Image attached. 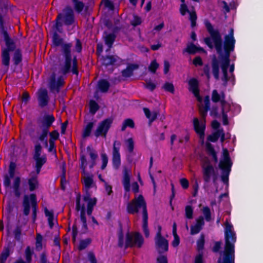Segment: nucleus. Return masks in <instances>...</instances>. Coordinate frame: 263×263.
I'll list each match as a JSON object with an SVG mask.
<instances>
[{
  "instance_id": "1",
  "label": "nucleus",
  "mask_w": 263,
  "mask_h": 263,
  "mask_svg": "<svg viewBox=\"0 0 263 263\" xmlns=\"http://www.w3.org/2000/svg\"><path fill=\"white\" fill-rule=\"evenodd\" d=\"M204 24L210 34L209 36L204 38V44L210 49L215 47L221 61L230 62L231 53L234 51L235 45L223 43L220 31L214 29L209 20H205Z\"/></svg>"
},
{
  "instance_id": "2",
  "label": "nucleus",
  "mask_w": 263,
  "mask_h": 263,
  "mask_svg": "<svg viewBox=\"0 0 263 263\" xmlns=\"http://www.w3.org/2000/svg\"><path fill=\"white\" fill-rule=\"evenodd\" d=\"M232 229V224L228 222L226 223L224 249L222 258L219 257L217 263H235V243L236 241V236Z\"/></svg>"
},
{
  "instance_id": "3",
  "label": "nucleus",
  "mask_w": 263,
  "mask_h": 263,
  "mask_svg": "<svg viewBox=\"0 0 263 263\" xmlns=\"http://www.w3.org/2000/svg\"><path fill=\"white\" fill-rule=\"evenodd\" d=\"M72 44L66 43L62 46V55L64 59V65L61 68V72L63 75L71 72L78 76L79 74L78 63L76 55H72L71 53Z\"/></svg>"
},
{
  "instance_id": "4",
  "label": "nucleus",
  "mask_w": 263,
  "mask_h": 263,
  "mask_svg": "<svg viewBox=\"0 0 263 263\" xmlns=\"http://www.w3.org/2000/svg\"><path fill=\"white\" fill-rule=\"evenodd\" d=\"M232 165L233 162L229 151L226 148H223L222 157L219 161L218 167L221 171V180L225 184H229V176Z\"/></svg>"
},
{
  "instance_id": "5",
  "label": "nucleus",
  "mask_w": 263,
  "mask_h": 263,
  "mask_svg": "<svg viewBox=\"0 0 263 263\" xmlns=\"http://www.w3.org/2000/svg\"><path fill=\"white\" fill-rule=\"evenodd\" d=\"M64 21L66 26H70L74 22V15L73 10L69 6H66L62 10V13H60L55 19V28L60 33L62 32L63 23L61 22Z\"/></svg>"
},
{
  "instance_id": "6",
  "label": "nucleus",
  "mask_w": 263,
  "mask_h": 263,
  "mask_svg": "<svg viewBox=\"0 0 263 263\" xmlns=\"http://www.w3.org/2000/svg\"><path fill=\"white\" fill-rule=\"evenodd\" d=\"M140 209L142 210V218L148 217L146 202L141 194L135 197L128 203L126 211L129 214H135L139 213Z\"/></svg>"
},
{
  "instance_id": "7",
  "label": "nucleus",
  "mask_w": 263,
  "mask_h": 263,
  "mask_svg": "<svg viewBox=\"0 0 263 263\" xmlns=\"http://www.w3.org/2000/svg\"><path fill=\"white\" fill-rule=\"evenodd\" d=\"M22 206L23 215L26 216L29 215L30 208H32V219L33 222H34L36 219L38 209L36 195L34 193L30 194L29 195H25L23 197Z\"/></svg>"
},
{
  "instance_id": "8",
  "label": "nucleus",
  "mask_w": 263,
  "mask_h": 263,
  "mask_svg": "<svg viewBox=\"0 0 263 263\" xmlns=\"http://www.w3.org/2000/svg\"><path fill=\"white\" fill-rule=\"evenodd\" d=\"M55 121V118L54 115L52 114L47 112L37 118V124L41 130V133L40 134L41 140H43L45 137H47L49 128Z\"/></svg>"
},
{
  "instance_id": "9",
  "label": "nucleus",
  "mask_w": 263,
  "mask_h": 263,
  "mask_svg": "<svg viewBox=\"0 0 263 263\" xmlns=\"http://www.w3.org/2000/svg\"><path fill=\"white\" fill-rule=\"evenodd\" d=\"M144 243V239L139 232H135L134 236L129 232L126 234L125 249L133 248L136 246L138 248H141Z\"/></svg>"
},
{
  "instance_id": "10",
  "label": "nucleus",
  "mask_w": 263,
  "mask_h": 263,
  "mask_svg": "<svg viewBox=\"0 0 263 263\" xmlns=\"http://www.w3.org/2000/svg\"><path fill=\"white\" fill-rule=\"evenodd\" d=\"M113 122V119L111 118H107L100 122L94 132L95 136L98 138L103 137L106 138L107 133Z\"/></svg>"
},
{
  "instance_id": "11",
  "label": "nucleus",
  "mask_w": 263,
  "mask_h": 263,
  "mask_svg": "<svg viewBox=\"0 0 263 263\" xmlns=\"http://www.w3.org/2000/svg\"><path fill=\"white\" fill-rule=\"evenodd\" d=\"M121 142L119 141L115 140L114 142L112 155V165L113 168L117 170L119 168L121 164V155L120 149Z\"/></svg>"
},
{
  "instance_id": "12",
  "label": "nucleus",
  "mask_w": 263,
  "mask_h": 263,
  "mask_svg": "<svg viewBox=\"0 0 263 263\" xmlns=\"http://www.w3.org/2000/svg\"><path fill=\"white\" fill-rule=\"evenodd\" d=\"M42 151V147L41 145L39 143L35 144L33 155V159L35 161V166L43 167L47 162L46 155H44L41 156Z\"/></svg>"
},
{
  "instance_id": "13",
  "label": "nucleus",
  "mask_w": 263,
  "mask_h": 263,
  "mask_svg": "<svg viewBox=\"0 0 263 263\" xmlns=\"http://www.w3.org/2000/svg\"><path fill=\"white\" fill-rule=\"evenodd\" d=\"M203 179L206 183H209L211 179V177L216 172L214 167L209 161L202 166Z\"/></svg>"
},
{
  "instance_id": "14",
  "label": "nucleus",
  "mask_w": 263,
  "mask_h": 263,
  "mask_svg": "<svg viewBox=\"0 0 263 263\" xmlns=\"http://www.w3.org/2000/svg\"><path fill=\"white\" fill-rule=\"evenodd\" d=\"M156 248L159 254H161L168 250V241L164 237H155Z\"/></svg>"
},
{
  "instance_id": "15",
  "label": "nucleus",
  "mask_w": 263,
  "mask_h": 263,
  "mask_svg": "<svg viewBox=\"0 0 263 263\" xmlns=\"http://www.w3.org/2000/svg\"><path fill=\"white\" fill-rule=\"evenodd\" d=\"M4 21L3 16L0 14V25L2 29V32L6 47H16L15 44L13 40L10 38L7 31L5 29Z\"/></svg>"
},
{
  "instance_id": "16",
  "label": "nucleus",
  "mask_w": 263,
  "mask_h": 263,
  "mask_svg": "<svg viewBox=\"0 0 263 263\" xmlns=\"http://www.w3.org/2000/svg\"><path fill=\"white\" fill-rule=\"evenodd\" d=\"M204 236L203 234H201L197 241V250L199 253L196 256L194 263H203L202 250L204 249Z\"/></svg>"
},
{
  "instance_id": "17",
  "label": "nucleus",
  "mask_w": 263,
  "mask_h": 263,
  "mask_svg": "<svg viewBox=\"0 0 263 263\" xmlns=\"http://www.w3.org/2000/svg\"><path fill=\"white\" fill-rule=\"evenodd\" d=\"M38 105L41 108H43L48 105L49 98L46 89H42L38 92L37 97Z\"/></svg>"
},
{
  "instance_id": "18",
  "label": "nucleus",
  "mask_w": 263,
  "mask_h": 263,
  "mask_svg": "<svg viewBox=\"0 0 263 263\" xmlns=\"http://www.w3.org/2000/svg\"><path fill=\"white\" fill-rule=\"evenodd\" d=\"M189 90L191 91L198 101H201V97L199 93V82L197 79L193 78L189 81Z\"/></svg>"
},
{
  "instance_id": "19",
  "label": "nucleus",
  "mask_w": 263,
  "mask_h": 263,
  "mask_svg": "<svg viewBox=\"0 0 263 263\" xmlns=\"http://www.w3.org/2000/svg\"><path fill=\"white\" fill-rule=\"evenodd\" d=\"M16 47H6L2 50V63L6 67V72H7L10 65V54L9 52L13 51Z\"/></svg>"
},
{
  "instance_id": "20",
  "label": "nucleus",
  "mask_w": 263,
  "mask_h": 263,
  "mask_svg": "<svg viewBox=\"0 0 263 263\" xmlns=\"http://www.w3.org/2000/svg\"><path fill=\"white\" fill-rule=\"evenodd\" d=\"M193 126L195 132L199 136L200 138H204L205 129V123H200L198 118H195L193 119Z\"/></svg>"
},
{
  "instance_id": "21",
  "label": "nucleus",
  "mask_w": 263,
  "mask_h": 263,
  "mask_svg": "<svg viewBox=\"0 0 263 263\" xmlns=\"http://www.w3.org/2000/svg\"><path fill=\"white\" fill-rule=\"evenodd\" d=\"M76 209L77 211H80V218L82 223L87 222V219L85 216L86 210L84 204H81V196L79 195L76 197Z\"/></svg>"
},
{
  "instance_id": "22",
  "label": "nucleus",
  "mask_w": 263,
  "mask_h": 263,
  "mask_svg": "<svg viewBox=\"0 0 263 263\" xmlns=\"http://www.w3.org/2000/svg\"><path fill=\"white\" fill-rule=\"evenodd\" d=\"M122 183L125 191L126 192H129L130 189V176L126 168H125L123 170Z\"/></svg>"
},
{
  "instance_id": "23",
  "label": "nucleus",
  "mask_w": 263,
  "mask_h": 263,
  "mask_svg": "<svg viewBox=\"0 0 263 263\" xmlns=\"http://www.w3.org/2000/svg\"><path fill=\"white\" fill-rule=\"evenodd\" d=\"M139 68V65L137 64H130L127 65L126 68L122 70L121 73L123 77L129 78L133 74V71Z\"/></svg>"
},
{
  "instance_id": "24",
  "label": "nucleus",
  "mask_w": 263,
  "mask_h": 263,
  "mask_svg": "<svg viewBox=\"0 0 263 263\" xmlns=\"http://www.w3.org/2000/svg\"><path fill=\"white\" fill-rule=\"evenodd\" d=\"M212 69L213 76L215 79L219 78V61L214 57L212 59Z\"/></svg>"
},
{
  "instance_id": "25",
  "label": "nucleus",
  "mask_w": 263,
  "mask_h": 263,
  "mask_svg": "<svg viewBox=\"0 0 263 263\" xmlns=\"http://www.w3.org/2000/svg\"><path fill=\"white\" fill-rule=\"evenodd\" d=\"M33 254V251L31 250L29 246H27L25 251L26 261L23 260L22 259H18L13 263H30L32 261V256Z\"/></svg>"
},
{
  "instance_id": "26",
  "label": "nucleus",
  "mask_w": 263,
  "mask_h": 263,
  "mask_svg": "<svg viewBox=\"0 0 263 263\" xmlns=\"http://www.w3.org/2000/svg\"><path fill=\"white\" fill-rule=\"evenodd\" d=\"M21 182V178L18 176L15 177L13 182L12 188L14 195L17 198L20 197L21 194L20 190Z\"/></svg>"
},
{
  "instance_id": "27",
  "label": "nucleus",
  "mask_w": 263,
  "mask_h": 263,
  "mask_svg": "<svg viewBox=\"0 0 263 263\" xmlns=\"http://www.w3.org/2000/svg\"><path fill=\"white\" fill-rule=\"evenodd\" d=\"M27 183L30 192H33L39 188V182L38 179L35 177L30 176L27 179Z\"/></svg>"
},
{
  "instance_id": "28",
  "label": "nucleus",
  "mask_w": 263,
  "mask_h": 263,
  "mask_svg": "<svg viewBox=\"0 0 263 263\" xmlns=\"http://www.w3.org/2000/svg\"><path fill=\"white\" fill-rule=\"evenodd\" d=\"M14 53L12 55V61L15 66H17L20 63L22 62L23 55L22 51L20 48L15 49Z\"/></svg>"
},
{
  "instance_id": "29",
  "label": "nucleus",
  "mask_w": 263,
  "mask_h": 263,
  "mask_svg": "<svg viewBox=\"0 0 263 263\" xmlns=\"http://www.w3.org/2000/svg\"><path fill=\"white\" fill-rule=\"evenodd\" d=\"M102 64L106 67L113 65L117 62V59L114 55H106L102 57Z\"/></svg>"
},
{
  "instance_id": "30",
  "label": "nucleus",
  "mask_w": 263,
  "mask_h": 263,
  "mask_svg": "<svg viewBox=\"0 0 263 263\" xmlns=\"http://www.w3.org/2000/svg\"><path fill=\"white\" fill-rule=\"evenodd\" d=\"M98 87L102 92H106L110 87L109 83L105 79H101L98 82Z\"/></svg>"
},
{
  "instance_id": "31",
  "label": "nucleus",
  "mask_w": 263,
  "mask_h": 263,
  "mask_svg": "<svg viewBox=\"0 0 263 263\" xmlns=\"http://www.w3.org/2000/svg\"><path fill=\"white\" fill-rule=\"evenodd\" d=\"M52 42L55 47L61 46V51H62V46L65 43H63V39L60 37L57 32H54L53 33Z\"/></svg>"
},
{
  "instance_id": "32",
  "label": "nucleus",
  "mask_w": 263,
  "mask_h": 263,
  "mask_svg": "<svg viewBox=\"0 0 263 263\" xmlns=\"http://www.w3.org/2000/svg\"><path fill=\"white\" fill-rule=\"evenodd\" d=\"M172 233L174 240L172 242V245L173 247L176 248L178 247L180 243V238L177 233V224L176 222H174L173 224Z\"/></svg>"
},
{
  "instance_id": "33",
  "label": "nucleus",
  "mask_w": 263,
  "mask_h": 263,
  "mask_svg": "<svg viewBox=\"0 0 263 263\" xmlns=\"http://www.w3.org/2000/svg\"><path fill=\"white\" fill-rule=\"evenodd\" d=\"M10 243L4 247L0 254V263H5L10 254Z\"/></svg>"
},
{
  "instance_id": "34",
  "label": "nucleus",
  "mask_w": 263,
  "mask_h": 263,
  "mask_svg": "<svg viewBox=\"0 0 263 263\" xmlns=\"http://www.w3.org/2000/svg\"><path fill=\"white\" fill-rule=\"evenodd\" d=\"M223 43L235 45L236 40L234 35V29L232 28L230 29L229 33L224 36Z\"/></svg>"
},
{
  "instance_id": "35",
  "label": "nucleus",
  "mask_w": 263,
  "mask_h": 263,
  "mask_svg": "<svg viewBox=\"0 0 263 263\" xmlns=\"http://www.w3.org/2000/svg\"><path fill=\"white\" fill-rule=\"evenodd\" d=\"M116 34L114 33L107 34L104 37L105 44L108 46V48L110 49L112 47V45L116 40Z\"/></svg>"
},
{
  "instance_id": "36",
  "label": "nucleus",
  "mask_w": 263,
  "mask_h": 263,
  "mask_svg": "<svg viewBox=\"0 0 263 263\" xmlns=\"http://www.w3.org/2000/svg\"><path fill=\"white\" fill-rule=\"evenodd\" d=\"M93 125L94 123L93 122H89L87 123L82 133V137L83 138L88 137L90 135Z\"/></svg>"
},
{
  "instance_id": "37",
  "label": "nucleus",
  "mask_w": 263,
  "mask_h": 263,
  "mask_svg": "<svg viewBox=\"0 0 263 263\" xmlns=\"http://www.w3.org/2000/svg\"><path fill=\"white\" fill-rule=\"evenodd\" d=\"M127 127L134 128L135 127V123L133 119L127 118L124 120L121 126V130L123 132Z\"/></svg>"
},
{
  "instance_id": "38",
  "label": "nucleus",
  "mask_w": 263,
  "mask_h": 263,
  "mask_svg": "<svg viewBox=\"0 0 263 263\" xmlns=\"http://www.w3.org/2000/svg\"><path fill=\"white\" fill-rule=\"evenodd\" d=\"M143 111L146 117L149 119L150 122H153L157 117V113L154 112L151 113L150 110L148 108H143Z\"/></svg>"
},
{
  "instance_id": "39",
  "label": "nucleus",
  "mask_w": 263,
  "mask_h": 263,
  "mask_svg": "<svg viewBox=\"0 0 263 263\" xmlns=\"http://www.w3.org/2000/svg\"><path fill=\"white\" fill-rule=\"evenodd\" d=\"M49 88L51 91L55 90L57 93L60 91V87L56 81L55 75L52 76L50 81Z\"/></svg>"
},
{
  "instance_id": "40",
  "label": "nucleus",
  "mask_w": 263,
  "mask_h": 263,
  "mask_svg": "<svg viewBox=\"0 0 263 263\" xmlns=\"http://www.w3.org/2000/svg\"><path fill=\"white\" fill-rule=\"evenodd\" d=\"M187 52L189 54H195L197 53V46L192 42L189 43L186 47L183 49V52Z\"/></svg>"
},
{
  "instance_id": "41",
  "label": "nucleus",
  "mask_w": 263,
  "mask_h": 263,
  "mask_svg": "<svg viewBox=\"0 0 263 263\" xmlns=\"http://www.w3.org/2000/svg\"><path fill=\"white\" fill-rule=\"evenodd\" d=\"M44 213L46 217H48V224L50 229H52L53 227L54 223V215L52 212H50L47 208H45L44 209Z\"/></svg>"
},
{
  "instance_id": "42",
  "label": "nucleus",
  "mask_w": 263,
  "mask_h": 263,
  "mask_svg": "<svg viewBox=\"0 0 263 263\" xmlns=\"http://www.w3.org/2000/svg\"><path fill=\"white\" fill-rule=\"evenodd\" d=\"M119 229L118 232V243L119 247L122 248L124 245V234L123 232L122 225L121 222L119 223Z\"/></svg>"
},
{
  "instance_id": "43",
  "label": "nucleus",
  "mask_w": 263,
  "mask_h": 263,
  "mask_svg": "<svg viewBox=\"0 0 263 263\" xmlns=\"http://www.w3.org/2000/svg\"><path fill=\"white\" fill-rule=\"evenodd\" d=\"M92 175L85 177L83 181L84 184L85 190H89L92 187L93 184V180Z\"/></svg>"
},
{
  "instance_id": "44",
  "label": "nucleus",
  "mask_w": 263,
  "mask_h": 263,
  "mask_svg": "<svg viewBox=\"0 0 263 263\" xmlns=\"http://www.w3.org/2000/svg\"><path fill=\"white\" fill-rule=\"evenodd\" d=\"M80 161L81 163L80 167L82 170V174L83 175H86V168L87 166V159L86 156L84 154H81L80 155Z\"/></svg>"
},
{
  "instance_id": "45",
  "label": "nucleus",
  "mask_w": 263,
  "mask_h": 263,
  "mask_svg": "<svg viewBox=\"0 0 263 263\" xmlns=\"http://www.w3.org/2000/svg\"><path fill=\"white\" fill-rule=\"evenodd\" d=\"M99 104L95 100H91L90 101L89 111L91 114L95 115L99 109Z\"/></svg>"
},
{
  "instance_id": "46",
  "label": "nucleus",
  "mask_w": 263,
  "mask_h": 263,
  "mask_svg": "<svg viewBox=\"0 0 263 263\" xmlns=\"http://www.w3.org/2000/svg\"><path fill=\"white\" fill-rule=\"evenodd\" d=\"M148 217L142 218V229L146 238H148L149 236V232L148 228Z\"/></svg>"
},
{
  "instance_id": "47",
  "label": "nucleus",
  "mask_w": 263,
  "mask_h": 263,
  "mask_svg": "<svg viewBox=\"0 0 263 263\" xmlns=\"http://www.w3.org/2000/svg\"><path fill=\"white\" fill-rule=\"evenodd\" d=\"M91 242V239L89 238L81 240L78 246V249L80 251L84 250L88 247Z\"/></svg>"
},
{
  "instance_id": "48",
  "label": "nucleus",
  "mask_w": 263,
  "mask_h": 263,
  "mask_svg": "<svg viewBox=\"0 0 263 263\" xmlns=\"http://www.w3.org/2000/svg\"><path fill=\"white\" fill-rule=\"evenodd\" d=\"M72 3L74 4V9L78 13H81L85 7L83 2L79 0L72 2Z\"/></svg>"
},
{
  "instance_id": "49",
  "label": "nucleus",
  "mask_w": 263,
  "mask_h": 263,
  "mask_svg": "<svg viewBox=\"0 0 263 263\" xmlns=\"http://www.w3.org/2000/svg\"><path fill=\"white\" fill-rule=\"evenodd\" d=\"M162 89L165 91L169 92L172 94L175 93V88L172 83L166 82L162 86Z\"/></svg>"
},
{
  "instance_id": "50",
  "label": "nucleus",
  "mask_w": 263,
  "mask_h": 263,
  "mask_svg": "<svg viewBox=\"0 0 263 263\" xmlns=\"http://www.w3.org/2000/svg\"><path fill=\"white\" fill-rule=\"evenodd\" d=\"M220 136L219 129L208 136L207 139L212 142H216Z\"/></svg>"
},
{
  "instance_id": "51",
  "label": "nucleus",
  "mask_w": 263,
  "mask_h": 263,
  "mask_svg": "<svg viewBox=\"0 0 263 263\" xmlns=\"http://www.w3.org/2000/svg\"><path fill=\"white\" fill-rule=\"evenodd\" d=\"M202 213L204 216L205 219L209 222L211 220V212L209 206H204L202 209Z\"/></svg>"
},
{
  "instance_id": "52",
  "label": "nucleus",
  "mask_w": 263,
  "mask_h": 263,
  "mask_svg": "<svg viewBox=\"0 0 263 263\" xmlns=\"http://www.w3.org/2000/svg\"><path fill=\"white\" fill-rule=\"evenodd\" d=\"M185 215L186 218L191 219L193 218V209L191 205H186L185 207Z\"/></svg>"
},
{
  "instance_id": "53",
  "label": "nucleus",
  "mask_w": 263,
  "mask_h": 263,
  "mask_svg": "<svg viewBox=\"0 0 263 263\" xmlns=\"http://www.w3.org/2000/svg\"><path fill=\"white\" fill-rule=\"evenodd\" d=\"M42 240L43 237L41 234L37 233L36 237L35 247L38 251L42 249Z\"/></svg>"
},
{
  "instance_id": "54",
  "label": "nucleus",
  "mask_w": 263,
  "mask_h": 263,
  "mask_svg": "<svg viewBox=\"0 0 263 263\" xmlns=\"http://www.w3.org/2000/svg\"><path fill=\"white\" fill-rule=\"evenodd\" d=\"M66 183V171L64 167H63L62 170V174L61 177V187L63 191H65L66 189L65 184Z\"/></svg>"
},
{
  "instance_id": "55",
  "label": "nucleus",
  "mask_w": 263,
  "mask_h": 263,
  "mask_svg": "<svg viewBox=\"0 0 263 263\" xmlns=\"http://www.w3.org/2000/svg\"><path fill=\"white\" fill-rule=\"evenodd\" d=\"M158 67V63L157 62L156 60H154L150 63L148 66V70L153 73H155Z\"/></svg>"
},
{
  "instance_id": "56",
  "label": "nucleus",
  "mask_w": 263,
  "mask_h": 263,
  "mask_svg": "<svg viewBox=\"0 0 263 263\" xmlns=\"http://www.w3.org/2000/svg\"><path fill=\"white\" fill-rule=\"evenodd\" d=\"M146 84H144V87L151 91H153L156 88V84L151 81L146 80Z\"/></svg>"
},
{
  "instance_id": "57",
  "label": "nucleus",
  "mask_w": 263,
  "mask_h": 263,
  "mask_svg": "<svg viewBox=\"0 0 263 263\" xmlns=\"http://www.w3.org/2000/svg\"><path fill=\"white\" fill-rule=\"evenodd\" d=\"M220 96L217 90L214 89L212 91L211 99L214 103L219 102L220 101Z\"/></svg>"
},
{
  "instance_id": "58",
  "label": "nucleus",
  "mask_w": 263,
  "mask_h": 263,
  "mask_svg": "<svg viewBox=\"0 0 263 263\" xmlns=\"http://www.w3.org/2000/svg\"><path fill=\"white\" fill-rule=\"evenodd\" d=\"M76 44L74 46L75 51L78 53H81L82 51V43L79 39L76 38Z\"/></svg>"
},
{
  "instance_id": "59",
  "label": "nucleus",
  "mask_w": 263,
  "mask_h": 263,
  "mask_svg": "<svg viewBox=\"0 0 263 263\" xmlns=\"http://www.w3.org/2000/svg\"><path fill=\"white\" fill-rule=\"evenodd\" d=\"M101 157L102 161L101 168L102 170H104L106 168V167L107 165V163H108V157L105 153L101 154Z\"/></svg>"
},
{
  "instance_id": "60",
  "label": "nucleus",
  "mask_w": 263,
  "mask_h": 263,
  "mask_svg": "<svg viewBox=\"0 0 263 263\" xmlns=\"http://www.w3.org/2000/svg\"><path fill=\"white\" fill-rule=\"evenodd\" d=\"M48 134L50 136V139L49 140H52L54 142V141L58 140L59 138V133L57 130H54L51 132H49Z\"/></svg>"
},
{
  "instance_id": "61",
  "label": "nucleus",
  "mask_w": 263,
  "mask_h": 263,
  "mask_svg": "<svg viewBox=\"0 0 263 263\" xmlns=\"http://www.w3.org/2000/svg\"><path fill=\"white\" fill-rule=\"evenodd\" d=\"M230 65V62L221 61V68L222 74H228V69Z\"/></svg>"
},
{
  "instance_id": "62",
  "label": "nucleus",
  "mask_w": 263,
  "mask_h": 263,
  "mask_svg": "<svg viewBox=\"0 0 263 263\" xmlns=\"http://www.w3.org/2000/svg\"><path fill=\"white\" fill-rule=\"evenodd\" d=\"M221 114L223 125H228L229 124V121L227 111H226V110H223V109H221Z\"/></svg>"
},
{
  "instance_id": "63",
  "label": "nucleus",
  "mask_w": 263,
  "mask_h": 263,
  "mask_svg": "<svg viewBox=\"0 0 263 263\" xmlns=\"http://www.w3.org/2000/svg\"><path fill=\"white\" fill-rule=\"evenodd\" d=\"M14 238L17 241H20L21 237V229L20 227H16L14 230Z\"/></svg>"
},
{
  "instance_id": "64",
  "label": "nucleus",
  "mask_w": 263,
  "mask_h": 263,
  "mask_svg": "<svg viewBox=\"0 0 263 263\" xmlns=\"http://www.w3.org/2000/svg\"><path fill=\"white\" fill-rule=\"evenodd\" d=\"M156 263H168L167 256L160 255L156 259Z\"/></svg>"
}]
</instances>
